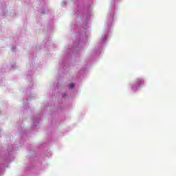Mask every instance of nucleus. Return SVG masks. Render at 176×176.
<instances>
[{
	"label": "nucleus",
	"instance_id": "obj_2",
	"mask_svg": "<svg viewBox=\"0 0 176 176\" xmlns=\"http://www.w3.org/2000/svg\"><path fill=\"white\" fill-rule=\"evenodd\" d=\"M138 83H139V84L142 83V81L140 80V81L138 82Z\"/></svg>",
	"mask_w": 176,
	"mask_h": 176
},
{
	"label": "nucleus",
	"instance_id": "obj_1",
	"mask_svg": "<svg viewBox=\"0 0 176 176\" xmlns=\"http://www.w3.org/2000/svg\"><path fill=\"white\" fill-rule=\"evenodd\" d=\"M75 86V85H74V83H70L69 85V87L70 88V89H74V87Z\"/></svg>",
	"mask_w": 176,
	"mask_h": 176
}]
</instances>
